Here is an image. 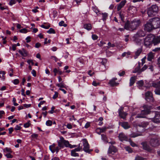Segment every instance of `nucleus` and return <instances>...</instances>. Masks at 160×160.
<instances>
[{"label":"nucleus","mask_w":160,"mask_h":160,"mask_svg":"<svg viewBox=\"0 0 160 160\" xmlns=\"http://www.w3.org/2000/svg\"><path fill=\"white\" fill-rule=\"evenodd\" d=\"M160 43V35L155 37L153 35H148L144 39V45L147 47L150 48L152 44L158 45Z\"/></svg>","instance_id":"obj_1"},{"label":"nucleus","mask_w":160,"mask_h":160,"mask_svg":"<svg viewBox=\"0 0 160 160\" xmlns=\"http://www.w3.org/2000/svg\"><path fill=\"white\" fill-rule=\"evenodd\" d=\"M140 23L141 22L139 20H134L129 23L127 22L125 25L124 28L128 30L133 31L137 29Z\"/></svg>","instance_id":"obj_2"},{"label":"nucleus","mask_w":160,"mask_h":160,"mask_svg":"<svg viewBox=\"0 0 160 160\" xmlns=\"http://www.w3.org/2000/svg\"><path fill=\"white\" fill-rule=\"evenodd\" d=\"M142 108L143 109L141 110L140 113L137 115L136 118H145L146 115L149 114L151 112L150 110L152 108L151 106L145 105Z\"/></svg>","instance_id":"obj_3"},{"label":"nucleus","mask_w":160,"mask_h":160,"mask_svg":"<svg viewBox=\"0 0 160 160\" xmlns=\"http://www.w3.org/2000/svg\"><path fill=\"white\" fill-rule=\"evenodd\" d=\"M58 142V145L60 148H63L65 146L67 147H69L70 148H72L76 147L75 145H72L69 144L68 141L65 140L62 137L60 138V140Z\"/></svg>","instance_id":"obj_4"},{"label":"nucleus","mask_w":160,"mask_h":160,"mask_svg":"<svg viewBox=\"0 0 160 160\" xmlns=\"http://www.w3.org/2000/svg\"><path fill=\"white\" fill-rule=\"evenodd\" d=\"M158 11V7L155 5H152L147 10V14L148 16L152 17L155 16Z\"/></svg>","instance_id":"obj_5"},{"label":"nucleus","mask_w":160,"mask_h":160,"mask_svg":"<svg viewBox=\"0 0 160 160\" xmlns=\"http://www.w3.org/2000/svg\"><path fill=\"white\" fill-rule=\"evenodd\" d=\"M153 28L156 29L160 27V19L158 18H154L150 19Z\"/></svg>","instance_id":"obj_6"},{"label":"nucleus","mask_w":160,"mask_h":160,"mask_svg":"<svg viewBox=\"0 0 160 160\" xmlns=\"http://www.w3.org/2000/svg\"><path fill=\"white\" fill-rule=\"evenodd\" d=\"M152 113L154 114L155 116L154 118L150 119L151 120L155 123L160 122V113L156 111L152 112Z\"/></svg>","instance_id":"obj_7"},{"label":"nucleus","mask_w":160,"mask_h":160,"mask_svg":"<svg viewBox=\"0 0 160 160\" xmlns=\"http://www.w3.org/2000/svg\"><path fill=\"white\" fill-rule=\"evenodd\" d=\"M144 30L148 32H150L152 30L154 29L150 20L148 22H147V23L144 25Z\"/></svg>","instance_id":"obj_8"},{"label":"nucleus","mask_w":160,"mask_h":160,"mask_svg":"<svg viewBox=\"0 0 160 160\" xmlns=\"http://www.w3.org/2000/svg\"><path fill=\"white\" fill-rule=\"evenodd\" d=\"M82 141L83 142V150L87 152L90 153L92 151V150L89 149V145L87 141L85 139H83Z\"/></svg>","instance_id":"obj_9"},{"label":"nucleus","mask_w":160,"mask_h":160,"mask_svg":"<svg viewBox=\"0 0 160 160\" xmlns=\"http://www.w3.org/2000/svg\"><path fill=\"white\" fill-rule=\"evenodd\" d=\"M145 99L148 101L152 102L154 99L152 97V93L150 91H148L145 93Z\"/></svg>","instance_id":"obj_10"},{"label":"nucleus","mask_w":160,"mask_h":160,"mask_svg":"<svg viewBox=\"0 0 160 160\" xmlns=\"http://www.w3.org/2000/svg\"><path fill=\"white\" fill-rule=\"evenodd\" d=\"M150 143L151 146L153 147H155L159 145L158 143V140L157 138L154 136L151 138Z\"/></svg>","instance_id":"obj_11"},{"label":"nucleus","mask_w":160,"mask_h":160,"mask_svg":"<svg viewBox=\"0 0 160 160\" xmlns=\"http://www.w3.org/2000/svg\"><path fill=\"white\" fill-rule=\"evenodd\" d=\"M146 32L142 30H140L133 36V37H144L146 35Z\"/></svg>","instance_id":"obj_12"},{"label":"nucleus","mask_w":160,"mask_h":160,"mask_svg":"<svg viewBox=\"0 0 160 160\" xmlns=\"http://www.w3.org/2000/svg\"><path fill=\"white\" fill-rule=\"evenodd\" d=\"M158 82L153 83L152 86L153 87L156 88L154 90V92L155 94L160 95V86L158 85Z\"/></svg>","instance_id":"obj_13"},{"label":"nucleus","mask_w":160,"mask_h":160,"mask_svg":"<svg viewBox=\"0 0 160 160\" xmlns=\"http://www.w3.org/2000/svg\"><path fill=\"white\" fill-rule=\"evenodd\" d=\"M117 151V149L114 146H110L108 150V154H113L114 153L116 152Z\"/></svg>","instance_id":"obj_14"},{"label":"nucleus","mask_w":160,"mask_h":160,"mask_svg":"<svg viewBox=\"0 0 160 160\" xmlns=\"http://www.w3.org/2000/svg\"><path fill=\"white\" fill-rule=\"evenodd\" d=\"M118 138L119 140L122 142L124 141H128V138L127 136L123 132L120 133L118 135Z\"/></svg>","instance_id":"obj_15"},{"label":"nucleus","mask_w":160,"mask_h":160,"mask_svg":"<svg viewBox=\"0 0 160 160\" xmlns=\"http://www.w3.org/2000/svg\"><path fill=\"white\" fill-rule=\"evenodd\" d=\"M119 124L125 129H128L130 128V125L128 122H121L119 123Z\"/></svg>","instance_id":"obj_16"},{"label":"nucleus","mask_w":160,"mask_h":160,"mask_svg":"<svg viewBox=\"0 0 160 160\" xmlns=\"http://www.w3.org/2000/svg\"><path fill=\"white\" fill-rule=\"evenodd\" d=\"M49 149L52 153H54L55 151L57 153L60 148L58 147H55V144H53L49 146Z\"/></svg>","instance_id":"obj_17"},{"label":"nucleus","mask_w":160,"mask_h":160,"mask_svg":"<svg viewBox=\"0 0 160 160\" xmlns=\"http://www.w3.org/2000/svg\"><path fill=\"white\" fill-rule=\"evenodd\" d=\"M118 112L120 117L123 119H125L127 114L123 111V108H121L119 110Z\"/></svg>","instance_id":"obj_18"},{"label":"nucleus","mask_w":160,"mask_h":160,"mask_svg":"<svg viewBox=\"0 0 160 160\" xmlns=\"http://www.w3.org/2000/svg\"><path fill=\"white\" fill-rule=\"evenodd\" d=\"M108 128L106 127L102 128H98L96 129V132L97 133L100 134L101 133L104 132Z\"/></svg>","instance_id":"obj_19"},{"label":"nucleus","mask_w":160,"mask_h":160,"mask_svg":"<svg viewBox=\"0 0 160 160\" xmlns=\"http://www.w3.org/2000/svg\"><path fill=\"white\" fill-rule=\"evenodd\" d=\"M126 2V0H123L121 1L118 6V10L119 11L121 9V8L125 5Z\"/></svg>","instance_id":"obj_20"},{"label":"nucleus","mask_w":160,"mask_h":160,"mask_svg":"<svg viewBox=\"0 0 160 160\" xmlns=\"http://www.w3.org/2000/svg\"><path fill=\"white\" fill-rule=\"evenodd\" d=\"M117 80V78H113L109 82V84L112 86H116L118 83L115 82V80Z\"/></svg>","instance_id":"obj_21"},{"label":"nucleus","mask_w":160,"mask_h":160,"mask_svg":"<svg viewBox=\"0 0 160 160\" xmlns=\"http://www.w3.org/2000/svg\"><path fill=\"white\" fill-rule=\"evenodd\" d=\"M138 64V66L134 70H133L132 71V72L133 73L138 72L139 74H140L141 73L140 72L141 68V67L140 66V63L139 62Z\"/></svg>","instance_id":"obj_22"},{"label":"nucleus","mask_w":160,"mask_h":160,"mask_svg":"<svg viewBox=\"0 0 160 160\" xmlns=\"http://www.w3.org/2000/svg\"><path fill=\"white\" fill-rule=\"evenodd\" d=\"M19 53L23 56L25 57L27 55V52L24 49H22V50H19L18 51Z\"/></svg>","instance_id":"obj_23"},{"label":"nucleus","mask_w":160,"mask_h":160,"mask_svg":"<svg viewBox=\"0 0 160 160\" xmlns=\"http://www.w3.org/2000/svg\"><path fill=\"white\" fill-rule=\"evenodd\" d=\"M136 78V77L134 76L132 77L130 80V86H132L135 83V80Z\"/></svg>","instance_id":"obj_24"},{"label":"nucleus","mask_w":160,"mask_h":160,"mask_svg":"<svg viewBox=\"0 0 160 160\" xmlns=\"http://www.w3.org/2000/svg\"><path fill=\"white\" fill-rule=\"evenodd\" d=\"M154 54L152 52H149L148 54V60L149 61H151L152 60L153 58Z\"/></svg>","instance_id":"obj_25"},{"label":"nucleus","mask_w":160,"mask_h":160,"mask_svg":"<svg viewBox=\"0 0 160 160\" xmlns=\"http://www.w3.org/2000/svg\"><path fill=\"white\" fill-rule=\"evenodd\" d=\"M141 144L142 145V147L143 149L148 151H149L150 150V149L146 143L142 142Z\"/></svg>","instance_id":"obj_26"},{"label":"nucleus","mask_w":160,"mask_h":160,"mask_svg":"<svg viewBox=\"0 0 160 160\" xmlns=\"http://www.w3.org/2000/svg\"><path fill=\"white\" fill-rule=\"evenodd\" d=\"M148 125V122H142L140 124L138 125V126L140 127L146 128Z\"/></svg>","instance_id":"obj_27"},{"label":"nucleus","mask_w":160,"mask_h":160,"mask_svg":"<svg viewBox=\"0 0 160 160\" xmlns=\"http://www.w3.org/2000/svg\"><path fill=\"white\" fill-rule=\"evenodd\" d=\"M142 51V49L141 48H139L135 52V58H136L138 56Z\"/></svg>","instance_id":"obj_28"},{"label":"nucleus","mask_w":160,"mask_h":160,"mask_svg":"<svg viewBox=\"0 0 160 160\" xmlns=\"http://www.w3.org/2000/svg\"><path fill=\"white\" fill-rule=\"evenodd\" d=\"M134 41L135 43H136L138 45H139L140 44L141 42L142 41V40L138 38L133 37Z\"/></svg>","instance_id":"obj_29"},{"label":"nucleus","mask_w":160,"mask_h":160,"mask_svg":"<svg viewBox=\"0 0 160 160\" xmlns=\"http://www.w3.org/2000/svg\"><path fill=\"white\" fill-rule=\"evenodd\" d=\"M84 28L85 29L89 30L92 28L91 25L90 24H86L84 25Z\"/></svg>","instance_id":"obj_30"},{"label":"nucleus","mask_w":160,"mask_h":160,"mask_svg":"<svg viewBox=\"0 0 160 160\" xmlns=\"http://www.w3.org/2000/svg\"><path fill=\"white\" fill-rule=\"evenodd\" d=\"M138 86L140 88L142 86H143L144 82L143 80H140L138 81L137 83Z\"/></svg>","instance_id":"obj_31"},{"label":"nucleus","mask_w":160,"mask_h":160,"mask_svg":"<svg viewBox=\"0 0 160 160\" xmlns=\"http://www.w3.org/2000/svg\"><path fill=\"white\" fill-rule=\"evenodd\" d=\"M71 156L73 157L78 156L79 155L78 153H77L74 151L72 150L71 152Z\"/></svg>","instance_id":"obj_32"},{"label":"nucleus","mask_w":160,"mask_h":160,"mask_svg":"<svg viewBox=\"0 0 160 160\" xmlns=\"http://www.w3.org/2000/svg\"><path fill=\"white\" fill-rule=\"evenodd\" d=\"M107 62L106 59L103 58L102 59V61L101 62V63L102 65V66H104L105 68V64Z\"/></svg>","instance_id":"obj_33"},{"label":"nucleus","mask_w":160,"mask_h":160,"mask_svg":"<svg viewBox=\"0 0 160 160\" xmlns=\"http://www.w3.org/2000/svg\"><path fill=\"white\" fill-rule=\"evenodd\" d=\"M82 149V146H80V144H79L78 145V147L75 148L74 150H73V151H74L75 152H79L80 151L81 149Z\"/></svg>","instance_id":"obj_34"},{"label":"nucleus","mask_w":160,"mask_h":160,"mask_svg":"<svg viewBox=\"0 0 160 160\" xmlns=\"http://www.w3.org/2000/svg\"><path fill=\"white\" fill-rule=\"evenodd\" d=\"M102 136V139L105 142H108L107 141V138L106 136V135L104 134H102L101 135Z\"/></svg>","instance_id":"obj_35"},{"label":"nucleus","mask_w":160,"mask_h":160,"mask_svg":"<svg viewBox=\"0 0 160 160\" xmlns=\"http://www.w3.org/2000/svg\"><path fill=\"white\" fill-rule=\"evenodd\" d=\"M59 25L60 26H63L64 27H66L67 25L64 23V22L63 21H62L59 23Z\"/></svg>","instance_id":"obj_36"},{"label":"nucleus","mask_w":160,"mask_h":160,"mask_svg":"<svg viewBox=\"0 0 160 160\" xmlns=\"http://www.w3.org/2000/svg\"><path fill=\"white\" fill-rule=\"evenodd\" d=\"M47 32L48 33H55V32L54 30L52 28H50L49 30L47 31Z\"/></svg>","instance_id":"obj_37"},{"label":"nucleus","mask_w":160,"mask_h":160,"mask_svg":"<svg viewBox=\"0 0 160 160\" xmlns=\"http://www.w3.org/2000/svg\"><path fill=\"white\" fill-rule=\"evenodd\" d=\"M140 135V134L138 133H132L131 134V137L132 138H135Z\"/></svg>","instance_id":"obj_38"},{"label":"nucleus","mask_w":160,"mask_h":160,"mask_svg":"<svg viewBox=\"0 0 160 160\" xmlns=\"http://www.w3.org/2000/svg\"><path fill=\"white\" fill-rule=\"evenodd\" d=\"M129 141L131 145L133 147L137 146V145L134 142L132 141L131 140L129 139Z\"/></svg>","instance_id":"obj_39"},{"label":"nucleus","mask_w":160,"mask_h":160,"mask_svg":"<svg viewBox=\"0 0 160 160\" xmlns=\"http://www.w3.org/2000/svg\"><path fill=\"white\" fill-rule=\"evenodd\" d=\"M108 16V13H102V17L103 20H105Z\"/></svg>","instance_id":"obj_40"},{"label":"nucleus","mask_w":160,"mask_h":160,"mask_svg":"<svg viewBox=\"0 0 160 160\" xmlns=\"http://www.w3.org/2000/svg\"><path fill=\"white\" fill-rule=\"evenodd\" d=\"M30 121H28V122L24 125V126L25 128H27L29 127L30 123Z\"/></svg>","instance_id":"obj_41"},{"label":"nucleus","mask_w":160,"mask_h":160,"mask_svg":"<svg viewBox=\"0 0 160 160\" xmlns=\"http://www.w3.org/2000/svg\"><path fill=\"white\" fill-rule=\"evenodd\" d=\"M135 160H144V158L138 155L135 157Z\"/></svg>","instance_id":"obj_42"},{"label":"nucleus","mask_w":160,"mask_h":160,"mask_svg":"<svg viewBox=\"0 0 160 160\" xmlns=\"http://www.w3.org/2000/svg\"><path fill=\"white\" fill-rule=\"evenodd\" d=\"M52 122L50 120H48L46 122V124L48 126H50L52 125Z\"/></svg>","instance_id":"obj_43"},{"label":"nucleus","mask_w":160,"mask_h":160,"mask_svg":"<svg viewBox=\"0 0 160 160\" xmlns=\"http://www.w3.org/2000/svg\"><path fill=\"white\" fill-rule=\"evenodd\" d=\"M147 66L146 65H144V66L141 69H140V72H141L143 71L147 68Z\"/></svg>","instance_id":"obj_44"},{"label":"nucleus","mask_w":160,"mask_h":160,"mask_svg":"<svg viewBox=\"0 0 160 160\" xmlns=\"http://www.w3.org/2000/svg\"><path fill=\"white\" fill-rule=\"evenodd\" d=\"M92 38L93 40H96L98 38V36L95 34H92Z\"/></svg>","instance_id":"obj_45"},{"label":"nucleus","mask_w":160,"mask_h":160,"mask_svg":"<svg viewBox=\"0 0 160 160\" xmlns=\"http://www.w3.org/2000/svg\"><path fill=\"white\" fill-rule=\"evenodd\" d=\"M125 149L127 151H128L129 152H132V150L131 148L129 147H127L125 148Z\"/></svg>","instance_id":"obj_46"},{"label":"nucleus","mask_w":160,"mask_h":160,"mask_svg":"<svg viewBox=\"0 0 160 160\" xmlns=\"http://www.w3.org/2000/svg\"><path fill=\"white\" fill-rule=\"evenodd\" d=\"M5 74V72L4 71H0V74H2V77L3 78H2V79L3 80H4L5 79V77H4V75Z\"/></svg>","instance_id":"obj_47"},{"label":"nucleus","mask_w":160,"mask_h":160,"mask_svg":"<svg viewBox=\"0 0 160 160\" xmlns=\"http://www.w3.org/2000/svg\"><path fill=\"white\" fill-rule=\"evenodd\" d=\"M15 3L16 1L14 0H11L9 2V5L12 6L13 4H15Z\"/></svg>","instance_id":"obj_48"},{"label":"nucleus","mask_w":160,"mask_h":160,"mask_svg":"<svg viewBox=\"0 0 160 160\" xmlns=\"http://www.w3.org/2000/svg\"><path fill=\"white\" fill-rule=\"evenodd\" d=\"M20 32L21 33H26L27 32V30L25 28L21 29L20 30Z\"/></svg>","instance_id":"obj_49"},{"label":"nucleus","mask_w":160,"mask_h":160,"mask_svg":"<svg viewBox=\"0 0 160 160\" xmlns=\"http://www.w3.org/2000/svg\"><path fill=\"white\" fill-rule=\"evenodd\" d=\"M19 82V80L18 79H15L13 81V83L14 84L17 85Z\"/></svg>","instance_id":"obj_50"},{"label":"nucleus","mask_w":160,"mask_h":160,"mask_svg":"<svg viewBox=\"0 0 160 160\" xmlns=\"http://www.w3.org/2000/svg\"><path fill=\"white\" fill-rule=\"evenodd\" d=\"M41 27L43 28H44L46 29H48L50 27V25H48L47 26H45L44 25H41Z\"/></svg>","instance_id":"obj_51"},{"label":"nucleus","mask_w":160,"mask_h":160,"mask_svg":"<svg viewBox=\"0 0 160 160\" xmlns=\"http://www.w3.org/2000/svg\"><path fill=\"white\" fill-rule=\"evenodd\" d=\"M125 74V72L124 71H122L120 72H118V74L120 76H123Z\"/></svg>","instance_id":"obj_52"},{"label":"nucleus","mask_w":160,"mask_h":160,"mask_svg":"<svg viewBox=\"0 0 160 160\" xmlns=\"http://www.w3.org/2000/svg\"><path fill=\"white\" fill-rule=\"evenodd\" d=\"M58 93L57 92H55V94L52 97V98L54 99L58 97Z\"/></svg>","instance_id":"obj_53"},{"label":"nucleus","mask_w":160,"mask_h":160,"mask_svg":"<svg viewBox=\"0 0 160 160\" xmlns=\"http://www.w3.org/2000/svg\"><path fill=\"white\" fill-rule=\"evenodd\" d=\"M108 48H110L111 47H114L115 46V45L113 44H111L110 42H109L108 43Z\"/></svg>","instance_id":"obj_54"},{"label":"nucleus","mask_w":160,"mask_h":160,"mask_svg":"<svg viewBox=\"0 0 160 160\" xmlns=\"http://www.w3.org/2000/svg\"><path fill=\"white\" fill-rule=\"evenodd\" d=\"M55 108L54 106H52L51 108V110L48 111V112L51 114H52L54 112V110Z\"/></svg>","instance_id":"obj_55"},{"label":"nucleus","mask_w":160,"mask_h":160,"mask_svg":"<svg viewBox=\"0 0 160 160\" xmlns=\"http://www.w3.org/2000/svg\"><path fill=\"white\" fill-rule=\"evenodd\" d=\"M41 44L39 43V42H37L36 43L35 45V47L36 48H38L41 47Z\"/></svg>","instance_id":"obj_56"},{"label":"nucleus","mask_w":160,"mask_h":160,"mask_svg":"<svg viewBox=\"0 0 160 160\" xmlns=\"http://www.w3.org/2000/svg\"><path fill=\"white\" fill-rule=\"evenodd\" d=\"M5 156L7 158H12V155L9 153H7L6 154Z\"/></svg>","instance_id":"obj_57"},{"label":"nucleus","mask_w":160,"mask_h":160,"mask_svg":"<svg viewBox=\"0 0 160 160\" xmlns=\"http://www.w3.org/2000/svg\"><path fill=\"white\" fill-rule=\"evenodd\" d=\"M28 63L30 64V63L32 64V65H33L34 64L33 62V61L31 60H28L27 61Z\"/></svg>","instance_id":"obj_58"},{"label":"nucleus","mask_w":160,"mask_h":160,"mask_svg":"<svg viewBox=\"0 0 160 160\" xmlns=\"http://www.w3.org/2000/svg\"><path fill=\"white\" fill-rule=\"evenodd\" d=\"M38 8V7H36L35 9L32 10V11L34 13H36L37 12H38V11L37 10V9Z\"/></svg>","instance_id":"obj_59"},{"label":"nucleus","mask_w":160,"mask_h":160,"mask_svg":"<svg viewBox=\"0 0 160 160\" xmlns=\"http://www.w3.org/2000/svg\"><path fill=\"white\" fill-rule=\"evenodd\" d=\"M31 73L33 76H34V77L36 76V72L33 69V70H32V71L31 72Z\"/></svg>","instance_id":"obj_60"},{"label":"nucleus","mask_w":160,"mask_h":160,"mask_svg":"<svg viewBox=\"0 0 160 160\" xmlns=\"http://www.w3.org/2000/svg\"><path fill=\"white\" fill-rule=\"evenodd\" d=\"M51 59H53L56 62H57L58 60V59L55 56H51Z\"/></svg>","instance_id":"obj_61"},{"label":"nucleus","mask_w":160,"mask_h":160,"mask_svg":"<svg viewBox=\"0 0 160 160\" xmlns=\"http://www.w3.org/2000/svg\"><path fill=\"white\" fill-rule=\"evenodd\" d=\"M21 127L20 126L18 125H17L14 129L16 130H20L21 129Z\"/></svg>","instance_id":"obj_62"},{"label":"nucleus","mask_w":160,"mask_h":160,"mask_svg":"<svg viewBox=\"0 0 160 160\" xmlns=\"http://www.w3.org/2000/svg\"><path fill=\"white\" fill-rule=\"evenodd\" d=\"M92 84L95 86H97L99 84V83H97L95 81H94L92 83Z\"/></svg>","instance_id":"obj_63"},{"label":"nucleus","mask_w":160,"mask_h":160,"mask_svg":"<svg viewBox=\"0 0 160 160\" xmlns=\"http://www.w3.org/2000/svg\"><path fill=\"white\" fill-rule=\"evenodd\" d=\"M90 126V123L89 122H87L85 126V128H88Z\"/></svg>","instance_id":"obj_64"}]
</instances>
